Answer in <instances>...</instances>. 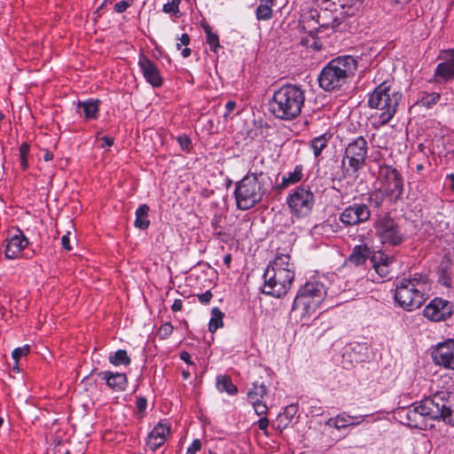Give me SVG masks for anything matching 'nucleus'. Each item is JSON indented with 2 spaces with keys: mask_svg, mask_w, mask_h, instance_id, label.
Instances as JSON below:
<instances>
[{
  "mask_svg": "<svg viewBox=\"0 0 454 454\" xmlns=\"http://www.w3.org/2000/svg\"><path fill=\"white\" fill-rule=\"evenodd\" d=\"M395 414L403 425L411 428L427 430L434 427V420L454 426V393L438 391L408 407L398 408Z\"/></svg>",
  "mask_w": 454,
  "mask_h": 454,
  "instance_id": "1",
  "label": "nucleus"
},
{
  "mask_svg": "<svg viewBox=\"0 0 454 454\" xmlns=\"http://www.w3.org/2000/svg\"><path fill=\"white\" fill-rule=\"evenodd\" d=\"M294 276V264L290 255L278 251L264 270L262 294L274 298L285 296L293 285Z\"/></svg>",
  "mask_w": 454,
  "mask_h": 454,
  "instance_id": "2",
  "label": "nucleus"
},
{
  "mask_svg": "<svg viewBox=\"0 0 454 454\" xmlns=\"http://www.w3.org/2000/svg\"><path fill=\"white\" fill-rule=\"evenodd\" d=\"M305 102V90L297 84L286 83L274 91L269 111L281 121H292L298 117Z\"/></svg>",
  "mask_w": 454,
  "mask_h": 454,
  "instance_id": "3",
  "label": "nucleus"
},
{
  "mask_svg": "<svg viewBox=\"0 0 454 454\" xmlns=\"http://www.w3.org/2000/svg\"><path fill=\"white\" fill-rule=\"evenodd\" d=\"M429 288L427 276L415 273L396 283L395 301L399 307L407 311L415 310L420 308L427 299Z\"/></svg>",
  "mask_w": 454,
  "mask_h": 454,
  "instance_id": "4",
  "label": "nucleus"
},
{
  "mask_svg": "<svg viewBox=\"0 0 454 454\" xmlns=\"http://www.w3.org/2000/svg\"><path fill=\"white\" fill-rule=\"evenodd\" d=\"M357 69V60L349 55L333 59L321 70L318 75L320 88L325 91L340 90L354 77Z\"/></svg>",
  "mask_w": 454,
  "mask_h": 454,
  "instance_id": "5",
  "label": "nucleus"
},
{
  "mask_svg": "<svg viewBox=\"0 0 454 454\" xmlns=\"http://www.w3.org/2000/svg\"><path fill=\"white\" fill-rule=\"evenodd\" d=\"M403 94L387 82L379 84L370 94L368 106L378 110V125H387L395 116Z\"/></svg>",
  "mask_w": 454,
  "mask_h": 454,
  "instance_id": "6",
  "label": "nucleus"
},
{
  "mask_svg": "<svg viewBox=\"0 0 454 454\" xmlns=\"http://www.w3.org/2000/svg\"><path fill=\"white\" fill-rule=\"evenodd\" d=\"M262 173H251L250 171L236 183L234 196L239 209L248 210L258 204L264 194L262 189Z\"/></svg>",
  "mask_w": 454,
  "mask_h": 454,
  "instance_id": "7",
  "label": "nucleus"
},
{
  "mask_svg": "<svg viewBox=\"0 0 454 454\" xmlns=\"http://www.w3.org/2000/svg\"><path fill=\"white\" fill-rule=\"evenodd\" d=\"M326 296V288L319 281L306 282L297 292L292 310H300L301 317L315 313Z\"/></svg>",
  "mask_w": 454,
  "mask_h": 454,
  "instance_id": "8",
  "label": "nucleus"
},
{
  "mask_svg": "<svg viewBox=\"0 0 454 454\" xmlns=\"http://www.w3.org/2000/svg\"><path fill=\"white\" fill-rule=\"evenodd\" d=\"M314 3L320 10L317 20L319 27L342 31L347 16L354 14L346 11L347 4L342 0H314Z\"/></svg>",
  "mask_w": 454,
  "mask_h": 454,
  "instance_id": "9",
  "label": "nucleus"
},
{
  "mask_svg": "<svg viewBox=\"0 0 454 454\" xmlns=\"http://www.w3.org/2000/svg\"><path fill=\"white\" fill-rule=\"evenodd\" d=\"M375 235L383 245L397 247L405 240V234L398 222L388 214L380 216L373 223Z\"/></svg>",
  "mask_w": 454,
  "mask_h": 454,
  "instance_id": "10",
  "label": "nucleus"
},
{
  "mask_svg": "<svg viewBox=\"0 0 454 454\" xmlns=\"http://www.w3.org/2000/svg\"><path fill=\"white\" fill-rule=\"evenodd\" d=\"M379 176L384 194L396 201L403 192V179L400 172L389 165H380Z\"/></svg>",
  "mask_w": 454,
  "mask_h": 454,
  "instance_id": "11",
  "label": "nucleus"
},
{
  "mask_svg": "<svg viewBox=\"0 0 454 454\" xmlns=\"http://www.w3.org/2000/svg\"><path fill=\"white\" fill-rule=\"evenodd\" d=\"M368 150V142L363 136L356 137L348 143L342 160L344 164L345 160H348V171L350 169L355 174L365 165Z\"/></svg>",
  "mask_w": 454,
  "mask_h": 454,
  "instance_id": "12",
  "label": "nucleus"
},
{
  "mask_svg": "<svg viewBox=\"0 0 454 454\" xmlns=\"http://www.w3.org/2000/svg\"><path fill=\"white\" fill-rule=\"evenodd\" d=\"M286 202L294 215L306 216L314 207L315 197L309 185H301L292 191L286 199Z\"/></svg>",
  "mask_w": 454,
  "mask_h": 454,
  "instance_id": "13",
  "label": "nucleus"
},
{
  "mask_svg": "<svg viewBox=\"0 0 454 454\" xmlns=\"http://www.w3.org/2000/svg\"><path fill=\"white\" fill-rule=\"evenodd\" d=\"M454 304L441 297L434 298L424 309V316L433 322L446 321L453 315Z\"/></svg>",
  "mask_w": 454,
  "mask_h": 454,
  "instance_id": "14",
  "label": "nucleus"
},
{
  "mask_svg": "<svg viewBox=\"0 0 454 454\" xmlns=\"http://www.w3.org/2000/svg\"><path fill=\"white\" fill-rule=\"evenodd\" d=\"M371 217L369 207L364 203H353L340 215V221L345 226H354L366 223Z\"/></svg>",
  "mask_w": 454,
  "mask_h": 454,
  "instance_id": "15",
  "label": "nucleus"
},
{
  "mask_svg": "<svg viewBox=\"0 0 454 454\" xmlns=\"http://www.w3.org/2000/svg\"><path fill=\"white\" fill-rule=\"evenodd\" d=\"M432 358L435 364L454 370V340L439 343L432 352Z\"/></svg>",
  "mask_w": 454,
  "mask_h": 454,
  "instance_id": "16",
  "label": "nucleus"
},
{
  "mask_svg": "<svg viewBox=\"0 0 454 454\" xmlns=\"http://www.w3.org/2000/svg\"><path fill=\"white\" fill-rule=\"evenodd\" d=\"M443 61L439 63L434 72L437 82L446 83L454 79V50L444 51V56H439Z\"/></svg>",
  "mask_w": 454,
  "mask_h": 454,
  "instance_id": "17",
  "label": "nucleus"
},
{
  "mask_svg": "<svg viewBox=\"0 0 454 454\" xmlns=\"http://www.w3.org/2000/svg\"><path fill=\"white\" fill-rule=\"evenodd\" d=\"M138 66L145 81L154 88H159L163 83V79L160 70L155 63L145 54H141L138 59Z\"/></svg>",
  "mask_w": 454,
  "mask_h": 454,
  "instance_id": "18",
  "label": "nucleus"
},
{
  "mask_svg": "<svg viewBox=\"0 0 454 454\" xmlns=\"http://www.w3.org/2000/svg\"><path fill=\"white\" fill-rule=\"evenodd\" d=\"M170 434V426L167 423L159 422L151 431L147 437L146 444L153 450L161 447Z\"/></svg>",
  "mask_w": 454,
  "mask_h": 454,
  "instance_id": "19",
  "label": "nucleus"
},
{
  "mask_svg": "<svg viewBox=\"0 0 454 454\" xmlns=\"http://www.w3.org/2000/svg\"><path fill=\"white\" fill-rule=\"evenodd\" d=\"M17 233L6 239L5 256L8 259L17 258L21 251L28 245V239L25 237L20 229Z\"/></svg>",
  "mask_w": 454,
  "mask_h": 454,
  "instance_id": "20",
  "label": "nucleus"
},
{
  "mask_svg": "<svg viewBox=\"0 0 454 454\" xmlns=\"http://www.w3.org/2000/svg\"><path fill=\"white\" fill-rule=\"evenodd\" d=\"M98 377L105 380L107 387L113 391H124L128 385V378L125 373L103 371L98 372Z\"/></svg>",
  "mask_w": 454,
  "mask_h": 454,
  "instance_id": "21",
  "label": "nucleus"
},
{
  "mask_svg": "<svg viewBox=\"0 0 454 454\" xmlns=\"http://www.w3.org/2000/svg\"><path fill=\"white\" fill-rule=\"evenodd\" d=\"M100 101L89 99L77 104V113L86 120H96L98 116Z\"/></svg>",
  "mask_w": 454,
  "mask_h": 454,
  "instance_id": "22",
  "label": "nucleus"
},
{
  "mask_svg": "<svg viewBox=\"0 0 454 454\" xmlns=\"http://www.w3.org/2000/svg\"><path fill=\"white\" fill-rule=\"evenodd\" d=\"M371 255V249L367 245H357L352 249L347 262L358 267L365 263Z\"/></svg>",
  "mask_w": 454,
  "mask_h": 454,
  "instance_id": "23",
  "label": "nucleus"
},
{
  "mask_svg": "<svg viewBox=\"0 0 454 454\" xmlns=\"http://www.w3.org/2000/svg\"><path fill=\"white\" fill-rule=\"evenodd\" d=\"M150 211V207L146 204L140 205L135 213L136 219L134 222V225L136 228L140 230H146L150 225V220L148 218V214Z\"/></svg>",
  "mask_w": 454,
  "mask_h": 454,
  "instance_id": "24",
  "label": "nucleus"
},
{
  "mask_svg": "<svg viewBox=\"0 0 454 454\" xmlns=\"http://www.w3.org/2000/svg\"><path fill=\"white\" fill-rule=\"evenodd\" d=\"M276 4V0H260V4L255 10V16L258 20H269L272 18V7Z\"/></svg>",
  "mask_w": 454,
  "mask_h": 454,
  "instance_id": "25",
  "label": "nucleus"
},
{
  "mask_svg": "<svg viewBox=\"0 0 454 454\" xmlns=\"http://www.w3.org/2000/svg\"><path fill=\"white\" fill-rule=\"evenodd\" d=\"M297 409L294 405L286 406L283 412L279 413L278 416V429L281 432L287 427V426L291 423L293 418L294 417Z\"/></svg>",
  "mask_w": 454,
  "mask_h": 454,
  "instance_id": "26",
  "label": "nucleus"
},
{
  "mask_svg": "<svg viewBox=\"0 0 454 454\" xmlns=\"http://www.w3.org/2000/svg\"><path fill=\"white\" fill-rule=\"evenodd\" d=\"M302 170V165H296L293 171L289 172L286 176L282 177L280 187L286 188L290 184H294L300 182L303 177Z\"/></svg>",
  "mask_w": 454,
  "mask_h": 454,
  "instance_id": "27",
  "label": "nucleus"
},
{
  "mask_svg": "<svg viewBox=\"0 0 454 454\" xmlns=\"http://www.w3.org/2000/svg\"><path fill=\"white\" fill-rule=\"evenodd\" d=\"M216 387L220 392H226L231 395L238 393V387L232 383L231 379L226 375L217 376Z\"/></svg>",
  "mask_w": 454,
  "mask_h": 454,
  "instance_id": "28",
  "label": "nucleus"
},
{
  "mask_svg": "<svg viewBox=\"0 0 454 454\" xmlns=\"http://www.w3.org/2000/svg\"><path fill=\"white\" fill-rule=\"evenodd\" d=\"M267 387L263 383H259L255 381L252 384V387L247 392V399L249 403H254L266 395Z\"/></svg>",
  "mask_w": 454,
  "mask_h": 454,
  "instance_id": "29",
  "label": "nucleus"
},
{
  "mask_svg": "<svg viewBox=\"0 0 454 454\" xmlns=\"http://www.w3.org/2000/svg\"><path fill=\"white\" fill-rule=\"evenodd\" d=\"M108 360L114 366H128L131 363V358L128 356L125 349H118L114 353L110 354Z\"/></svg>",
  "mask_w": 454,
  "mask_h": 454,
  "instance_id": "30",
  "label": "nucleus"
},
{
  "mask_svg": "<svg viewBox=\"0 0 454 454\" xmlns=\"http://www.w3.org/2000/svg\"><path fill=\"white\" fill-rule=\"evenodd\" d=\"M211 318L208 324V330L210 333H214L217 329L223 326V317L224 314L221 311V309L217 307H214L211 309Z\"/></svg>",
  "mask_w": 454,
  "mask_h": 454,
  "instance_id": "31",
  "label": "nucleus"
},
{
  "mask_svg": "<svg viewBox=\"0 0 454 454\" xmlns=\"http://www.w3.org/2000/svg\"><path fill=\"white\" fill-rule=\"evenodd\" d=\"M331 137V134L325 133L312 139L311 148L316 157L320 156L322 151L326 147L327 143Z\"/></svg>",
  "mask_w": 454,
  "mask_h": 454,
  "instance_id": "32",
  "label": "nucleus"
},
{
  "mask_svg": "<svg viewBox=\"0 0 454 454\" xmlns=\"http://www.w3.org/2000/svg\"><path fill=\"white\" fill-rule=\"evenodd\" d=\"M350 420H351V416L346 415L345 413H342V414L337 415L333 419H330L328 424L330 425V423L333 421V426L336 428L341 429V428H345V427H349V426L359 425L363 421V419H360L357 422H350Z\"/></svg>",
  "mask_w": 454,
  "mask_h": 454,
  "instance_id": "33",
  "label": "nucleus"
},
{
  "mask_svg": "<svg viewBox=\"0 0 454 454\" xmlns=\"http://www.w3.org/2000/svg\"><path fill=\"white\" fill-rule=\"evenodd\" d=\"M371 262L372 265H391L394 262V257L378 251L371 256Z\"/></svg>",
  "mask_w": 454,
  "mask_h": 454,
  "instance_id": "34",
  "label": "nucleus"
},
{
  "mask_svg": "<svg viewBox=\"0 0 454 454\" xmlns=\"http://www.w3.org/2000/svg\"><path fill=\"white\" fill-rule=\"evenodd\" d=\"M182 0H171L170 2L163 4L162 12L165 13L172 14L176 18H180L182 12L179 10V5Z\"/></svg>",
  "mask_w": 454,
  "mask_h": 454,
  "instance_id": "35",
  "label": "nucleus"
},
{
  "mask_svg": "<svg viewBox=\"0 0 454 454\" xmlns=\"http://www.w3.org/2000/svg\"><path fill=\"white\" fill-rule=\"evenodd\" d=\"M440 94L436 92L429 93L424 96L421 99V102L424 106H431L433 105L437 104V102L440 100Z\"/></svg>",
  "mask_w": 454,
  "mask_h": 454,
  "instance_id": "36",
  "label": "nucleus"
},
{
  "mask_svg": "<svg viewBox=\"0 0 454 454\" xmlns=\"http://www.w3.org/2000/svg\"><path fill=\"white\" fill-rule=\"evenodd\" d=\"M29 353V346L24 345L23 347L16 348L12 354L15 363H18L20 357L27 356Z\"/></svg>",
  "mask_w": 454,
  "mask_h": 454,
  "instance_id": "37",
  "label": "nucleus"
},
{
  "mask_svg": "<svg viewBox=\"0 0 454 454\" xmlns=\"http://www.w3.org/2000/svg\"><path fill=\"white\" fill-rule=\"evenodd\" d=\"M207 43H208L210 50L214 52H216L217 49L221 47L219 37L215 33L207 35Z\"/></svg>",
  "mask_w": 454,
  "mask_h": 454,
  "instance_id": "38",
  "label": "nucleus"
},
{
  "mask_svg": "<svg viewBox=\"0 0 454 454\" xmlns=\"http://www.w3.org/2000/svg\"><path fill=\"white\" fill-rule=\"evenodd\" d=\"M439 283L445 287H451L452 278L447 270H442L439 274Z\"/></svg>",
  "mask_w": 454,
  "mask_h": 454,
  "instance_id": "39",
  "label": "nucleus"
},
{
  "mask_svg": "<svg viewBox=\"0 0 454 454\" xmlns=\"http://www.w3.org/2000/svg\"><path fill=\"white\" fill-rule=\"evenodd\" d=\"M250 403L253 405L254 412L258 416H262V415L267 414L268 410H269L268 406L262 400H259V401L254 402V403Z\"/></svg>",
  "mask_w": 454,
  "mask_h": 454,
  "instance_id": "40",
  "label": "nucleus"
},
{
  "mask_svg": "<svg viewBox=\"0 0 454 454\" xmlns=\"http://www.w3.org/2000/svg\"><path fill=\"white\" fill-rule=\"evenodd\" d=\"M177 143L182 148V150L189 152L192 145V141L190 137L186 135L179 136L177 138Z\"/></svg>",
  "mask_w": 454,
  "mask_h": 454,
  "instance_id": "41",
  "label": "nucleus"
},
{
  "mask_svg": "<svg viewBox=\"0 0 454 454\" xmlns=\"http://www.w3.org/2000/svg\"><path fill=\"white\" fill-rule=\"evenodd\" d=\"M173 325L170 323L163 324L159 329V334L161 338L166 339L173 333Z\"/></svg>",
  "mask_w": 454,
  "mask_h": 454,
  "instance_id": "42",
  "label": "nucleus"
},
{
  "mask_svg": "<svg viewBox=\"0 0 454 454\" xmlns=\"http://www.w3.org/2000/svg\"><path fill=\"white\" fill-rule=\"evenodd\" d=\"M375 271L381 278H387L390 273V266L391 265H372Z\"/></svg>",
  "mask_w": 454,
  "mask_h": 454,
  "instance_id": "43",
  "label": "nucleus"
},
{
  "mask_svg": "<svg viewBox=\"0 0 454 454\" xmlns=\"http://www.w3.org/2000/svg\"><path fill=\"white\" fill-rule=\"evenodd\" d=\"M201 449V442L199 439H194L192 444L188 447L186 454H196Z\"/></svg>",
  "mask_w": 454,
  "mask_h": 454,
  "instance_id": "44",
  "label": "nucleus"
},
{
  "mask_svg": "<svg viewBox=\"0 0 454 454\" xmlns=\"http://www.w3.org/2000/svg\"><path fill=\"white\" fill-rule=\"evenodd\" d=\"M257 425H258V427L264 433V434L268 436L269 435L268 427L270 425V420L266 417L261 418L257 421Z\"/></svg>",
  "mask_w": 454,
  "mask_h": 454,
  "instance_id": "45",
  "label": "nucleus"
},
{
  "mask_svg": "<svg viewBox=\"0 0 454 454\" xmlns=\"http://www.w3.org/2000/svg\"><path fill=\"white\" fill-rule=\"evenodd\" d=\"M213 294L210 291H207L203 294H198V300L202 304H207L211 301Z\"/></svg>",
  "mask_w": 454,
  "mask_h": 454,
  "instance_id": "46",
  "label": "nucleus"
},
{
  "mask_svg": "<svg viewBox=\"0 0 454 454\" xmlns=\"http://www.w3.org/2000/svg\"><path fill=\"white\" fill-rule=\"evenodd\" d=\"M129 6V4L126 1H120L114 4V11L118 13L124 12L128 7Z\"/></svg>",
  "mask_w": 454,
  "mask_h": 454,
  "instance_id": "47",
  "label": "nucleus"
},
{
  "mask_svg": "<svg viewBox=\"0 0 454 454\" xmlns=\"http://www.w3.org/2000/svg\"><path fill=\"white\" fill-rule=\"evenodd\" d=\"M29 153V145L27 143H22L20 146V157L27 158Z\"/></svg>",
  "mask_w": 454,
  "mask_h": 454,
  "instance_id": "48",
  "label": "nucleus"
},
{
  "mask_svg": "<svg viewBox=\"0 0 454 454\" xmlns=\"http://www.w3.org/2000/svg\"><path fill=\"white\" fill-rule=\"evenodd\" d=\"M147 406V400L145 397H138L137 400V407L139 411H144Z\"/></svg>",
  "mask_w": 454,
  "mask_h": 454,
  "instance_id": "49",
  "label": "nucleus"
},
{
  "mask_svg": "<svg viewBox=\"0 0 454 454\" xmlns=\"http://www.w3.org/2000/svg\"><path fill=\"white\" fill-rule=\"evenodd\" d=\"M222 217L221 215H215L214 218L212 219L211 225L214 231H217L218 229H221V223Z\"/></svg>",
  "mask_w": 454,
  "mask_h": 454,
  "instance_id": "50",
  "label": "nucleus"
},
{
  "mask_svg": "<svg viewBox=\"0 0 454 454\" xmlns=\"http://www.w3.org/2000/svg\"><path fill=\"white\" fill-rule=\"evenodd\" d=\"M68 234L69 233L62 236V238H61V244H62V247L66 250L70 251L72 249V247L70 245V239H69Z\"/></svg>",
  "mask_w": 454,
  "mask_h": 454,
  "instance_id": "51",
  "label": "nucleus"
},
{
  "mask_svg": "<svg viewBox=\"0 0 454 454\" xmlns=\"http://www.w3.org/2000/svg\"><path fill=\"white\" fill-rule=\"evenodd\" d=\"M181 43L176 44V48L178 50L181 49V44L188 45L190 43V36L188 34H183L182 36L179 38Z\"/></svg>",
  "mask_w": 454,
  "mask_h": 454,
  "instance_id": "52",
  "label": "nucleus"
},
{
  "mask_svg": "<svg viewBox=\"0 0 454 454\" xmlns=\"http://www.w3.org/2000/svg\"><path fill=\"white\" fill-rule=\"evenodd\" d=\"M101 140L103 142L102 145H101V147H103V148L104 147H110V146H112L114 145V138L113 137L105 136V137H103L101 138Z\"/></svg>",
  "mask_w": 454,
  "mask_h": 454,
  "instance_id": "53",
  "label": "nucleus"
},
{
  "mask_svg": "<svg viewBox=\"0 0 454 454\" xmlns=\"http://www.w3.org/2000/svg\"><path fill=\"white\" fill-rule=\"evenodd\" d=\"M236 106L237 104L234 101H228L225 105L226 113L224 116L230 114L236 108Z\"/></svg>",
  "mask_w": 454,
  "mask_h": 454,
  "instance_id": "54",
  "label": "nucleus"
},
{
  "mask_svg": "<svg viewBox=\"0 0 454 454\" xmlns=\"http://www.w3.org/2000/svg\"><path fill=\"white\" fill-rule=\"evenodd\" d=\"M343 2H346L347 4V11L348 12L349 11H352L351 12H354L353 7L356 3H361L363 0H342Z\"/></svg>",
  "mask_w": 454,
  "mask_h": 454,
  "instance_id": "55",
  "label": "nucleus"
},
{
  "mask_svg": "<svg viewBox=\"0 0 454 454\" xmlns=\"http://www.w3.org/2000/svg\"><path fill=\"white\" fill-rule=\"evenodd\" d=\"M183 308V301L182 300L180 299H176L174 301L173 304H172V310L176 312V311H180Z\"/></svg>",
  "mask_w": 454,
  "mask_h": 454,
  "instance_id": "56",
  "label": "nucleus"
},
{
  "mask_svg": "<svg viewBox=\"0 0 454 454\" xmlns=\"http://www.w3.org/2000/svg\"><path fill=\"white\" fill-rule=\"evenodd\" d=\"M180 358L188 364H192L191 355L187 351H182L180 353Z\"/></svg>",
  "mask_w": 454,
  "mask_h": 454,
  "instance_id": "57",
  "label": "nucleus"
},
{
  "mask_svg": "<svg viewBox=\"0 0 454 454\" xmlns=\"http://www.w3.org/2000/svg\"><path fill=\"white\" fill-rule=\"evenodd\" d=\"M231 260L232 256L231 254H227L223 256V263L227 266V268L231 267Z\"/></svg>",
  "mask_w": 454,
  "mask_h": 454,
  "instance_id": "58",
  "label": "nucleus"
},
{
  "mask_svg": "<svg viewBox=\"0 0 454 454\" xmlns=\"http://www.w3.org/2000/svg\"><path fill=\"white\" fill-rule=\"evenodd\" d=\"M201 27H203L206 35L213 34L211 27L207 22L201 23Z\"/></svg>",
  "mask_w": 454,
  "mask_h": 454,
  "instance_id": "59",
  "label": "nucleus"
},
{
  "mask_svg": "<svg viewBox=\"0 0 454 454\" xmlns=\"http://www.w3.org/2000/svg\"><path fill=\"white\" fill-rule=\"evenodd\" d=\"M53 159V153L50 151H45L44 154H43V160L45 161H49V160H51Z\"/></svg>",
  "mask_w": 454,
  "mask_h": 454,
  "instance_id": "60",
  "label": "nucleus"
},
{
  "mask_svg": "<svg viewBox=\"0 0 454 454\" xmlns=\"http://www.w3.org/2000/svg\"><path fill=\"white\" fill-rule=\"evenodd\" d=\"M20 166L24 170L28 168L27 158H20Z\"/></svg>",
  "mask_w": 454,
  "mask_h": 454,
  "instance_id": "61",
  "label": "nucleus"
},
{
  "mask_svg": "<svg viewBox=\"0 0 454 454\" xmlns=\"http://www.w3.org/2000/svg\"><path fill=\"white\" fill-rule=\"evenodd\" d=\"M447 177L450 180V189L454 191V174H450Z\"/></svg>",
  "mask_w": 454,
  "mask_h": 454,
  "instance_id": "62",
  "label": "nucleus"
},
{
  "mask_svg": "<svg viewBox=\"0 0 454 454\" xmlns=\"http://www.w3.org/2000/svg\"><path fill=\"white\" fill-rule=\"evenodd\" d=\"M191 55V49L190 48H184L183 51H182V56L184 58H188L189 56Z\"/></svg>",
  "mask_w": 454,
  "mask_h": 454,
  "instance_id": "63",
  "label": "nucleus"
},
{
  "mask_svg": "<svg viewBox=\"0 0 454 454\" xmlns=\"http://www.w3.org/2000/svg\"><path fill=\"white\" fill-rule=\"evenodd\" d=\"M310 47L313 48L314 50L318 51L321 49L322 45L319 44L317 42L313 41V43L310 44Z\"/></svg>",
  "mask_w": 454,
  "mask_h": 454,
  "instance_id": "64",
  "label": "nucleus"
}]
</instances>
